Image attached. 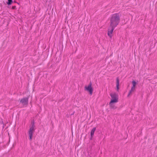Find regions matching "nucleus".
I'll return each instance as SVG.
<instances>
[{"label": "nucleus", "mask_w": 157, "mask_h": 157, "mask_svg": "<svg viewBox=\"0 0 157 157\" xmlns=\"http://www.w3.org/2000/svg\"><path fill=\"white\" fill-rule=\"evenodd\" d=\"M120 21V16L118 13L113 14L110 18V31H109V36L111 38L112 36V33L115 27L119 24Z\"/></svg>", "instance_id": "1"}, {"label": "nucleus", "mask_w": 157, "mask_h": 157, "mask_svg": "<svg viewBox=\"0 0 157 157\" xmlns=\"http://www.w3.org/2000/svg\"><path fill=\"white\" fill-rule=\"evenodd\" d=\"M111 97V102H117L118 101V95L115 92H112L110 94Z\"/></svg>", "instance_id": "2"}, {"label": "nucleus", "mask_w": 157, "mask_h": 157, "mask_svg": "<svg viewBox=\"0 0 157 157\" xmlns=\"http://www.w3.org/2000/svg\"><path fill=\"white\" fill-rule=\"evenodd\" d=\"M35 125L34 122H33L32 124L30 126V128L29 131V139L30 140H31L32 139L33 134L35 130Z\"/></svg>", "instance_id": "3"}, {"label": "nucleus", "mask_w": 157, "mask_h": 157, "mask_svg": "<svg viewBox=\"0 0 157 157\" xmlns=\"http://www.w3.org/2000/svg\"><path fill=\"white\" fill-rule=\"evenodd\" d=\"M91 86L92 83L91 82H90L88 86L85 87V90L88 91L91 95L92 94L93 91V89Z\"/></svg>", "instance_id": "4"}, {"label": "nucleus", "mask_w": 157, "mask_h": 157, "mask_svg": "<svg viewBox=\"0 0 157 157\" xmlns=\"http://www.w3.org/2000/svg\"><path fill=\"white\" fill-rule=\"evenodd\" d=\"M28 98H23L21 99L20 102L23 105H27L28 103Z\"/></svg>", "instance_id": "5"}, {"label": "nucleus", "mask_w": 157, "mask_h": 157, "mask_svg": "<svg viewBox=\"0 0 157 157\" xmlns=\"http://www.w3.org/2000/svg\"><path fill=\"white\" fill-rule=\"evenodd\" d=\"M116 102H111V101H110L109 103V105L110 107V108L112 109H114L117 108V107L115 105V103H116Z\"/></svg>", "instance_id": "6"}, {"label": "nucleus", "mask_w": 157, "mask_h": 157, "mask_svg": "<svg viewBox=\"0 0 157 157\" xmlns=\"http://www.w3.org/2000/svg\"><path fill=\"white\" fill-rule=\"evenodd\" d=\"M96 128H94L90 132V139H92L94 135V133L96 130Z\"/></svg>", "instance_id": "7"}, {"label": "nucleus", "mask_w": 157, "mask_h": 157, "mask_svg": "<svg viewBox=\"0 0 157 157\" xmlns=\"http://www.w3.org/2000/svg\"><path fill=\"white\" fill-rule=\"evenodd\" d=\"M119 80L118 77L117 78H116V87L117 90V91H119Z\"/></svg>", "instance_id": "8"}, {"label": "nucleus", "mask_w": 157, "mask_h": 157, "mask_svg": "<svg viewBox=\"0 0 157 157\" xmlns=\"http://www.w3.org/2000/svg\"><path fill=\"white\" fill-rule=\"evenodd\" d=\"M132 86L131 87L132 90H135L136 86L137 84V83L134 81L132 82Z\"/></svg>", "instance_id": "9"}, {"label": "nucleus", "mask_w": 157, "mask_h": 157, "mask_svg": "<svg viewBox=\"0 0 157 157\" xmlns=\"http://www.w3.org/2000/svg\"><path fill=\"white\" fill-rule=\"evenodd\" d=\"M8 2H7V3L8 5H11L12 3V0H7Z\"/></svg>", "instance_id": "10"}, {"label": "nucleus", "mask_w": 157, "mask_h": 157, "mask_svg": "<svg viewBox=\"0 0 157 157\" xmlns=\"http://www.w3.org/2000/svg\"><path fill=\"white\" fill-rule=\"evenodd\" d=\"M134 90H132V89H131L130 90L129 93L128 94V97H129L131 94L132 92L133 91H134Z\"/></svg>", "instance_id": "11"}, {"label": "nucleus", "mask_w": 157, "mask_h": 157, "mask_svg": "<svg viewBox=\"0 0 157 157\" xmlns=\"http://www.w3.org/2000/svg\"><path fill=\"white\" fill-rule=\"evenodd\" d=\"M12 8L13 9H15L16 8V6H13Z\"/></svg>", "instance_id": "12"}, {"label": "nucleus", "mask_w": 157, "mask_h": 157, "mask_svg": "<svg viewBox=\"0 0 157 157\" xmlns=\"http://www.w3.org/2000/svg\"><path fill=\"white\" fill-rule=\"evenodd\" d=\"M74 113H73V114H74Z\"/></svg>", "instance_id": "13"}]
</instances>
